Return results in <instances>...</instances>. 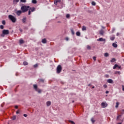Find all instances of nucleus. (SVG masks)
<instances>
[{"instance_id": "nucleus-1", "label": "nucleus", "mask_w": 124, "mask_h": 124, "mask_svg": "<svg viewBox=\"0 0 124 124\" xmlns=\"http://www.w3.org/2000/svg\"><path fill=\"white\" fill-rule=\"evenodd\" d=\"M29 9L30 6L24 5L21 7V10L22 11V13H25V12H27Z\"/></svg>"}, {"instance_id": "nucleus-2", "label": "nucleus", "mask_w": 124, "mask_h": 124, "mask_svg": "<svg viewBox=\"0 0 124 124\" xmlns=\"http://www.w3.org/2000/svg\"><path fill=\"white\" fill-rule=\"evenodd\" d=\"M33 87L34 90H35V91L37 92L38 93H42V90L38 88L37 85L34 84L33 85Z\"/></svg>"}, {"instance_id": "nucleus-3", "label": "nucleus", "mask_w": 124, "mask_h": 124, "mask_svg": "<svg viewBox=\"0 0 124 124\" xmlns=\"http://www.w3.org/2000/svg\"><path fill=\"white\" fill-rule=\"evenodd\" d=\"M2 32V33L1 34V36L2 37H4V35H7V34H9V30H3Z\"/></svg>"}, {"instance_id": "nucleus-4", "label": "nucleus", "mask_w": 124, "mask_h": 124, "mask_svg": "<svg viewBox=\"0 0 124 124\" xmlns=\"http://www.w3.org/2000/svg\"><path fill=\"white\" fill-rule=\"evenodd\" d=\"M56 72L58 74H60L61 72H62V65H58L56 68Z\"/></svg>"}, {"instance_id": "nucleus-5", "label": "nucleus", "mask_w": 124, "mask_h": 124, "mask_svg": "<svg viewBox=\"0 0 124 124\" xmlns=\"http://www.w3.org/2000/svg\"><path fill=\"white\" fill-rule=\"evenodd\" d=\"M9 18L10 19V20H11V21H12V22L13 23H15L16 22V18L15 17H14V16H12V15H9Z\"/></svg>"}, {"instance_id": "nucleus-6", "label": "nucleus", "mask_w": 124, "mask_h": 124, "mask_svg": "<svg viewBox=\"0 0 124 124\" xmlns=\"http://www.w3.org/2000/svg\"><path fill=\"white\" fill-rule=\"evenodd\" d=\"M35 11V7H31L29 8V11L28 12V15H31V12H34Z\"/></svg>"}, {"instance_id": "nucleus-7", "label": "nucleus", "mask_w": 124, "mask_h": 124, "mask_svg": "<svg viewBox=\"0 0 124 124\" xmlns=\"http://www.w3.org/2000/svg\"><path fill=\"white\" fill-rule=\"evenodd\" d=\"M117 67H118V68H119V69H121V68H122V66H119L118 64H115L114 65V66L113 67V69H116V68H117Z\"/></svg>"}, {"instance_id": "nucleus-8", "label": "nucleus", "mask_w": 124, "mask_h": 124, "mask_svg": "<svg viewBox=\"0 0 124 124\" xmlns=\"http://www.w3.org/2000/svg\"><path fill=\"white\" fill-rule=\"evenodd\" d=\"M22 13H23V12L22 11V10L21 11V10L17 11L16 13L17 16H20V15H21V14H22Z\"/></svg>"}, {"instance_id": "nucleus-9", "label": "nucleus", "mask_w": 124, "mask_h": 124, "mask_svg": "<svg viewBox=\"0 0 124 124\" xmlns=\"http://www.w3.org/2000/svg\"><path fill=\"white\" fill-rule=\"evenodd\" d=\"M97 41H100V42H102V41H104L106 42V40L105 39H103V38H100L99 39H98Z\"/></svg>"}, {"instance_id": "nucleus-10", "label": "nucleus", "mask_w": 124, "mask_h": 124, "mask_svg": "<svg viewBox=\"0 0 124 124\" xmlns=\"http://www.w3.org/2000/svg\"><path fill=\"white\" fill-rule=\"evenodd\" d=\"M108 83H109V84H114V81L112 80V79H108L107 81Z\"/></svg>"}, {"instance_id": "nucleus-11", "label": "nucleus", "mask_w": 124, "mask_h": 124, "mask_svg": "<svg viewBox=\"0 0 124 124\" xmlns=\"http://www.w3.org/2000/svg\"><path fill=\"white\" fill-rule=\"evenodd\" d=\"M58 2H61V0H55L54 1V3L55 5H58Z\"/></svg>"}, {"instance_id": "nucleus-12", "label": "nucleus", "mask_w": 124, "mask_h": 124, "mask_svg": "<svg viewBox=\"0 0 124 124\" xmlns=\"http://www.w3.org/2000/svg\"><path fill=\"white\" fill-rule=\"evenodd\" d=\"M45 81V79L40 78L39 79V83H44Z\"/></svg>"}, {"instance_id": "nucleus-13", "label": "nucleus", "mask_w": 124, "mask_h": 124, "mask_svg": "<svg viewBox=\"0 0 124 124\" xmlns=\"http://www.w3.org/2000/svg\"><path fill=\"white\" fill-rule=\"evenodd\" d=\"M42 42L44 44H45L47 43V40H46V39H45V38L43 39L42 40Z\"/></svg>"}, {"instance_id": "nucleus-14", "label": "nucleus", "mask_w": 124, "mask_h": 124, "mask_svg": "<svg viewBox=\"0 0 124 124\" xmlns=\"http://www.w3.org/2000/svg\"><path fill=\"white\" fill-rule=\"evenodd\" d=\"M99 33L101 35H103L104 34V31L103 30H101L99 31Z\"/></svg>"}, {"instance_id": "nucleus-15", "label": "nucleus", "mask_w": 124, "mask_h": 124, "mask_svg": "<svg viewBox=\"0 0 124 124\" xmlns=\"http://www.w3.org/2000/svg\"><path fill=\"white\" fill-rule=\"evenodd\" d=\"M101 105L103 107V108H105V107H107V104H105V103H102Z\"/></svg>"}, {"instance_id": "nucleus-16", "label": "nucleus", "mask_w": 124, "mask_h": 124, "mask_svg": "<svg viewBox=\"0 0 124 124\" xmlns=\"http://www.w3.org/2000/svg\"><path fill=\"white\" fill-rule=\"evenodd\" d=\"M27 20V17H24L22 20V22L23 23V24H26V21Z\"/></svg>"}, {"instance_id": "nucleus-17", "label": "nucleus", "mask_w": 124, "mask_h": 124, "mask_svg": "<svg viewBox=\"0 0 124 124\" xmlns=\"http://www.w3.org/2000/svg\"><path fill=\"white\" fill-rule=\"evenodd\" d=\"M19 43H20V44H24V43H25V41H23V39H20L19 40Z\"/></svg>"}, {"instance_id": "nucleus-18", "label": "nucleus", "mask_w": 124, "mask_h": 124, "mask_svg": "<svg viewBox=\"0 0 124 124\" xmlns=\"http://www.w3.org/2000/svg\"><path fill=\"white\" fill-rule=\"evenodd\" d=\"M112 46L114 47V48H117V47H118V45H117V44L113 43L112 44Z\"/></svg>"}, {"instance_id": "nucleus-19", "label": "nucleus", "mask_w": 124, "mask_h": 124, "mask_svg": "<svg viewBox=\"0 0 124 124\" xmlns=\"http://www.w3.org/2000/svg\"><path fill=\"white\" fill-rule=\"evenodd\" d=\"M19 0H13V3L14 4H16L17 2H19Z\"/></svg>"}, {"instance_id": "nucleus-20", "label": "nucleus", "mask_w": 124, "mask_h": 124, "mask_svg": "<svg viewBox=\"0 0 124 124\" xmlns=\"http://www.w3.org/2000/svg\"><path fill=\"white\" fill-rule=\"evenodd\" d=\"M76 35L77 36H81V33L80 32V31H77L76 32Z\"/></svg>"}, {"instance_id": "nucleus-21", "label": "nucleus", "mask_w": 124, "mask_h": 124, "mask_svg": "<svg viewBox=\"0 0 124 124\" xmlns=\"http://www.w3.org/2000/svg\"><path fill=\"white\" fill-rule=\"evenodd\" d=\"M31 2L34 4H36V3H37V1L36 0H32Z\"/></svg>"}, {"instance_id": "nucleus-22", "label": "nucleus", "mask_w": 124, "mask_h": 124, "mask_svg": "<svg viewBox=\"0 0 124 124\" xmlns=\"http://www.w3.org/2000/svg\"><path fill=\"white\" fill-rule=\"evenodd\" d=\"M114 74H118V75H121V72L120 71H115Z\"/></svg>"}, {"instance_id": "nucleus-23", "label": "nucleus", "mask_w": 124, "mask_h": 124, "mask_svg": "<svg viewBox=\"0 0 124 124\" xmlns=\"http://www.w3.org/2000/svg\"><path fill=\"white\" fill-rule=\"evenodd\" d=\"M82 31H87V27L85 26H82Z\"/></svg>"}, {"instance_id": "nucleus-24", "label": "nucleus", "mask_w": 124, "mask_h": 124, "mask_svg": "<svg viewBox=\"0 0 124 124\" xmlns=\"http://www.w3.org/2000/svg\"><path fill=\"white\" fill-rule=\"evenodd\" d=\"M116 62V59L115 58H112L110 61L111 62Z\"/></svg>"}, {"instance_id": "nucleus-25", "label": "nucleus", "mask_w": 124, "mask_h": 124, "mask_svg": "<svg viewBox=\"0 0 124 124\" xmlns=\"http://www.w3.org/2000/svg\"><path fill=\"white\" fill-rule=\"evenodd\" d=\"M46 105H47V106H50V105H51V102L50 101H47L46 102Z\"/></svg>"}, {"instance_id": "nucleus-26", "label": "nucleus", "mask_w": 124, "mask_h": 124, "mask_svg": "<svg viewBox=\"0 0 124 124\" xmlns=\"http://www.w3.org/2000/svg\"><path fill=\"white\" fill-rule=\"evenodd\" d=\"M119 105H120V103L118 102H116V106H115L116 108H118V107H119Z\"/></svg>"}, {"instance_id": "nucleus-27", "label": "nucleus", "mask_w": 124, "mask_h": 124, "mask_svg": "<svg viewBox=\"0 0 124 124\" xmlns=\"http://www.w3.org/2000/svg\"><path fill=\"white\" fill-rule=\"evenodd\" d=\"M92 5H93V6H95V5H96V3H95V2L93 1L92 2Z\"/></svg>"}, {"instance_id": "nucleus-28", "label": "nucleus", "mask_w": 124, "mask_h": 124, "mask_svg": "<svg viewBox=\"0 0 124 124\" xmlns=\"http://www.w3.org/2000/svg\"><path fill=\"white\" fill-rule=\"evenodd\" d=\"M71 31L73 35H74V34H75V32H74V31L73 30V29H71Z\"/></svg>"}, {"instance_id": "nucleus-29", "label": "nucleus", "mask_w": 124, "mask_h": 124, "mask_svg": "<svg viewBox=\"0 0 124 124\" xmlns=\"http://www.w3.org/2000/svg\"><path fill=\"white\" fill-rule=\"evenodd\" d=\"M23 64H24V65H28V62H27V61H24L23 62Z\"/></svg>"}, {"instance_id": "nucleus-30", "label": "nucleus", "mask_w": 124, "mask_h": 124, "mask_svg": "<svg viewBox=\"0 0 124 124\" xmlns=\"http://www.w3.org/2000/svg\"><path fill=\"white\" fill-rule=\"evenodd\" d=\"M110 40L113 41V40H114L115 39V36L110 37Z\"/></svg>"}, {"instance_id": "nucleus-31", "label": "nucleus", "mask_w": 124, "mask_h": 124, "mask_svg": "<svg viewBox=\"0 0 124 124\" xmlns=\"http://www.w3.org/2000/svg\"><path fill=\"white\" fill-rule=\"evenodd\" d=\"M92 48V47H91V46L88 45L87 46V49H88V50H91V49Z\"/></svg>"}, {"instance_id": "nucleus-32", "label": "nucleus", "mask_w": 124, "mask_h": 124, "mask_svg": "<svg viewBox=\"0 0 124 124\" xmlns=\"http://www.w3.org/2000/svg\"><path fill=\"white\" fill-rule=\"evenodd\" d=\"M0 29L1 30H3V29H4V26H3V25H0Z\"/></svg>"}, {"instance_id": "nucleus-33", "label": "nucleus", "mask_w": 124, "mask_h": 124, "mask_svg": "<svg viewBox=\"0 0 124 124\" xmlns=\"http://www.w3.org/2000/svg\"><path fill=\"white\" fill-rule=\"evenodd\" d=\"M105 57H108L109 56V54L108 53H105L104 54Z\"/></svg>"}, {"instance_id": "nucleus-34", "label": "nucleus", "mask_w": 124, "mask_h": 124, "mask_svg": "<svg viewBox=\"0 0 124 124\" xmlns=\"http://www.w3.org/2000/svg\"><path fill=\"white\" fill-rule=\"evenodd\" d=\"M88 13H90V14H93V11H91V10H89L88 11Z\"/></svg>"}, {"instance_id": "nucleus-35", "label": "nucleus", "mask_w": 124, "mask_h": 124, "mask_svg": "<svg viewBox=\"0 0 124 124\" xmlns=\"http://www.w3.org/2000/svg\"><path fill=\"white\" fill-rule=\"evenodd\" d=\"M70 17V15L69 14H67L66 15V18H69Z\"/></svg>"}, {"instance_id": "nucleus-36", "label": "nucleus", "mask_w": 124, "mask_h": 124, "mask_svg": "<svg viewBox=\"0 0 124 124\" xmlns=\"http://www.w3.org/2000/svg\"><path fill=\"white\" fill-rule=\"evenodd\" d=\"M2 25H5L6 24L5 20H2Z\"/></svg>"}, {"instance_id": "nucleus-37", "label": "nucleus", "mask_w": 124, "mask_h": 124, "mask_svg": "<svg viewBox=\"0 0 124 124\" xmlns=\"http://www.w3.org/2000/svg\"><path fill=\"white\" fill-rule=\"evenodd\" d=\"M37 66H38V65L37 64H35L33 65V67H34V68H36Z\"/></svg>"}, {"instance_id": "nucleus-38", "label": "nucleus", "mask_w": 124, "mask_h": 124, "mask_svg": "<svg viewBox=\"0 0 124 124\" xmlns=\"http://www.w3.org/2000/svg\"><path fill=\"white\" fill-rule=\"evenodd\" d=\"M21 2H27V0H20Z\"/></svg>"}, {"instance_id": "nucleus-39", "label": "nucleus", "mask_w": 124, "mask_h": 124, "mask_svg": "<svg viewBox=\"0 0 124 124\" xmlns=\"http://www.w3.org/2000/svg\"><path fill=\"white\" fill-rule=\"evenodd\" d=\"M16 119V117L15 116H14L12 118V120L14 121Z\"/></svg>"}, {"instance_id": "nucleus-40", "label": "nucleus", "mask_w": 124, "mask_h": 124, "mask_svg": "<svg viewBox=\"0 0 124 124\" xmlns=\"http://www.w3.org/2000/svg\"><path fill=\"white\" fill-rule=\"evenodd\" d=\"M116 29H115V28H112V33H113L114 31H115Z\"/></svg>"}, {"instance_id": "nucleus-41", "label": "nucleus", "mask_w": 124, "mask_h": 124, "mask_svg": "<svg viewBox=\"0 0 124 124\" xmlns=\"http://www.w3.org/2000/svg\"><path fill=\"white\" fill-rule=\"evenodd\" d=\"M103 87H104V88L105 89H106V88H107V85L105 84V85H103Z\"/></svg>"}, {"instance_id": "nucleus-42", "label": "nucleus", "mask_w": 124, "mask_h": 124, "mask_svg": "<svg viewBox=\"0 0 124 124\" xmlns=\"http://www.w3.org/2000/svg\"><path fill=\"white\" fill-rule=\"evenodd\" d=\"M120 117H122V115H118L117 117V120H119V118H120Z\"/></svg>"}, {"instance_id": "nucleus-43", "label": "nucleus", "mask_w": 124, "mask_h": 124, "mask_svg": "<svg viewBox=\"0 0 124 124\" xmlns=\"http://www.w3.org/2000/svg\"><path fill=\"white\" fill-rule=\"evenodd\" d=\"M91 121H92L93 124H94V122H95V121L93 120V119L92 118V119H91Z\"/></svg>"}, {"instance_id": "nucleus-44", "label": "nucleus", "mask_w": 124, "mask_h": 124, "mask_svg": "<svg viewBox=\"0 0 124 124\" xmlns=\"http://www.w3.org/2000/svg\"><path fill=\"white\" fill-rule=\"evenodd\" d=\"M69 123H71V124H75V123L73 121H70Z\"/></svg>"}, {"instance_id": "nucleus-45", "label": "nucleus", "mask_w": 124, "mask_h": 124, "mask_svg": "<svg viewBox=\"0 0 124 124\" xmlns=\"http://www.w3.org/2000/svg\"><path fill=\"white\" fill-rule=\"evenodd\" d=\"M105 77H106V78H109V75H106Z\"/></svg>"}, {"instance_id": "nucleus-46", "label": "nucleus", "mask_w": 124, "mask_h": 124, "mask_svg": "<svg viewBox=\"0 0 124 124\" xmlns=\"http://www.w3.org/2000/svg\"><path fill=\"white\" fill-rule=\"evenodd\" d=\"M93 60H94L95 61H96V57H93Z\"/></svg>"}, {"instance_id": "nucleus-47", "label": "nucleus", "mask_w": 124, "mask_h": 124, "mask_svg": "<svg viewBox=\"0 0 124 124\" xmlns=\"http://www.w3.org/2000/svg\"><path fill=\"white\" fill-rule=\"evenodd\" d=\"M20 112V110H18L16 112V114H19V113Z\"/></svg>"}, {"instance_id": "nucleus-48", "label": "nucleus", "mask_w": 124, "mask_h": 124, "mask_svg": "<svg viewBox=\"0 0 124 124\" xmlns=\"http://www.w3.org/2000/svg\"><path fill=\"white\" fill-rule=\"evenodd\" d=\"M23 116H24V117H28V115L26 114H24Z\"/></svg>"}, {"instance_id": "nucleus-49", "label": "nucleus", "mask_w": 124, "mask_h": 124, "mask_svg": "<svg viewBox=\"0 0 124 124\" xmlns=\"http://www.w3.org/2000/svg\"><path fill=\"white\" fill-rule=\"evenodd\" d=\"M19 31H20V32H23V30L19 29Z\"/></svg>"}, {"instance_id": "nucleus-50", "label": "nucleus", "mask_w": 124, "mask_h": 124, "mask_svg": "<svg viewBox=\"0 0 124 124\" xmlns=\"http://www.w3.org/2000/svg\"><path fill=\"white\" fill-rule=\"evenodd\" d=\"M57 23H58V24H61V23H62V21H58L57 22Z\"/></svg>"}, {"instance_id": "nucleus-51", "label": "nucleus", "mask_w": 124, "mask_h": 124, "mask_svg": "<svg viewBox=\"0 0 124 124\" xmlns=\"http://www.w3.org/2000/svg\"><path fill=\"white\" fill-rule=\"evenodd\" d=\"M15 108L16 109H18V106H15Z\"/></svg>"}, {"instance_id": "nucleus-52", "label": "nucleus", "mask_w": 124, "mask_h": 124, "mask_svg": "<svg viewBox=\"0 0 124 124\" xmlns=\"http://www.w3.org/2000/svg\"><path fill=\"white\" fill-rule=\"evenodd\" d=\"M122 91H123L124 92V85L122 86Z\"/></svg>"}, {"instance_id": "nucleus-53", "label": "nucleus", "mask_w": 124, "mask_h": 124, "mask_svg": "<svg viewBox=\"0 0 124 124\" xmlns=\"http://www.w3.org/2000/svg\"><path fill=\"white\" fill-rule=\"evenodd\" d=\"M106 93H109V91H106Z\"/></svg>"}, {"instance_id": "nucleus-54", "label": "nucleus", "mask_w": 124, "mask_h": 124, "mask_svg": "<svg viewBox=\"0 0 124 124\" xmlns=\"http://www.w3.org/2000/svg\"><path fill=\"white\" fill-rule=\"evenodd\" d=\"M119 34H120V33H119V32H118V33H117L116 35L117 36H119Z\"/></svg>"}, {"instance_id": "nucleus-55", "label": "nucleus", "mask_w": 124, "mask_h": 124, "mask_svg": "<svg viewBox=\"0 0 124 124\" xmlns=\"http://www.w3.org/2000/svg\"><path fill=\"white\" fill-rule=\"evenodd\" d=\"M92 89H94V86L92 87Z\"/></svg>"}, {"instance_id": "nucleus-56", "label": "nucleus", "mask_w": 124, "mask_h": 124, "mask_svg": "<svg viewBox=\"0 0 124 124\" xmlns=\"http://www.w3.org/2000/svg\"><path fill=\"white\" fill-rule=\"evenodd\" d=\"M88 86L90 87V86H91V84H88Z\"/></svg>"}, {"instance_id": "nucleus-57", "label": "nucleus", "mask_w": 124, "mask_h": 124, "mask_svg": "<svg viewBox=\"0 0 124 124\" xmlns=\"http://www.w3.org/2000/svg\"><path fill=\"white\" fill-rule=\"evenodd\" d=\"M117 124H122V123H118Z\"/></svg>"}, {"instance_id": "nucleus-58", "label": "nucleus", "mask_w": 124, "mask_h": 124, "mask_svg": "<svg viewBox=\"0 0 124 124\" xmlns=\"http://www.w3.org/2000/svg\"><path fill=\"white\" fill-rule=\"evenodd\" d=\"M122 112H124V109H122Z\"/></svg>"}, {"instance_id": "nucleus-59", "label": "nucleus", "mask_w": 124, "mask_h": 124, "mask_svg": "<svg viewBox=\"0 0 124 124\" xmlns=\"http://www.w3.org/2000/svg\"><path fill=\"white\" fill-rule=\"evenodd\" d=\"M72 102H73V103H74V101H72Z\"/></svg>"}, {"instance_id": "nucleus-60", "label": "nucleus", "mask_w": 124, "mask_h": 124, "mask_svg": "<svg viewBox=\"0 0 124 124\" xmlns=\"http://www.w3.org/2000/svg\"><path fill=\"white\" fill-rule=\"evenodd\" d=\"M67 40H68V38H67Z\"/></svg>"}]
</instances>
